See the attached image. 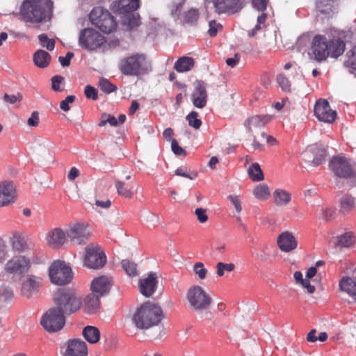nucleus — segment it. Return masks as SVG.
I'll return each mask as SVG.
<instances>
[{"instance_id":"nucleus-1","label":"nucleus","mask_w":356,"mask_h":356,"mask_svg":"<svg viewBox=\"0 0 356 356\" xmlns=\"http://www.w3.org/2000/svg\"><path fill=\"white\" fill-rule=\"evenodd\" d=\"M119 70L125 76L138 77L152 71V63L146 54L137 53L123 58Z\"/></svg>"},{"instance_id":"nucleus-2","label":"nucleus","mask_w":356,"mask_h":356,"mask_svg":"<svg viewBox=\"0 0 356 356\" xmlns=\"http://www.w3.org/2000/svg\"><path fill=\"white\" fill-rule=\"evenodd\" d=\"M52 5L50 0H24L21 9L22 19L27 22H41L49 17Z\"/></svg>"},{"instance_id":"nucleus-3","label":"nucleus","mask_w":356,"mask_h":356,"mask_svg":"<svg viewBox=\"0 0 356 356\" xmlns=\"http://www.w3.org/2000/svg\"><path fill=\"white\" fill-rule=\"evenodd\" d=\"M163 318L161 308L147 302L138 308L132 316V321L138 329H148L158 325Z\"/></svg>"},{"instance_id":"nucleus-4","label":"nucleus","mask_w":356,"mask_h":356,"mask_svg":"<svg viewBox=\"0 0 356 356\" xmlns=\"http://www.w3.org/2000/svg\"><path fill=\"white\" fill-rule=\"evenodd\" d=\"M54 302L64 315H70L79 311L81 307V298L72 289H61L54 294Z\"/></svg>"},{"instance_id":"nucleus-5","label":"nucleus","mask_w":356,"mask_h":356,"mask_svg":"<svg viewBox=\"0 0 356 356\" xmlns=\"http://www.w3.org/2000/svg\"><path fill=\"white\" fill-rule=\"evenodd\" d=\"M92 24L96 26L102 32L110 33L116 28V22L111 13L102 7L94 8L89 15Z\"/></svg>"},{"instance_id":"nucleus-6","label":"nucleus","mask_w":356,"mask_h":356,"mask_svg":"<svg viewBox=\"0 0 356 356\" xmlns=\"http://www.w3.org/2000/svg\"><path fill=\"white\" fill-rule=\"evenodd\" d=\"M186 299L191 309L195 312L207 310L212 302L210 296L200 286L191 287L188 290Z\"/></svg>"},{"instance_id":"nucleus-7","label":"nucleus","mask_w":356,"mask_h":356,"mask_svg":"<svg viewBox=\"0 0 356 356\" xmlns=\"http://www.w3.org/2000/svg\"><path fill=\"white\" fill-rule=\"evenodd\" d=\"M49 276L53 284L65 285L72 281L73 273L71 267L65 261L56 260L49 268Z\"/></svg>"},{"instance_id":"nucleus-8","label":"nucleus","mask_w":356,"mask_h":356,"mask_svg":"<svg viewBox=\"0 0 356 356\" xmlns=\"http://www.w3.org/2000/svg\"><path fill=\"white\" fill-rule=\"evenodd\" d=\"M31 267V263L29 257L22 254H17L6 261L3 270L7 275L22 276L28 273Z\"/></svg>"},{"instance_id":"nucleus-9","label":"nucleus","mask_w":356,"mask_h":356,"mask_svg":"<svg viewBox=\"0 0 356 356\" xmlns=\"http://www.w3.org/2000/svg\"><path fill=\"white\" fill-rule=\"evenodd\" d=\"M40 323L45 330L49 332H55L64 327L65 315L57 308L52 307L42 316Z\"/></svg>"},{"instance_id":"nucleus-10","label":"nucleus","mask_w":356,"mask_h":356,"mask_svg":"<svg viewBox=\"0 0 356 356\" xmlns=\"http://www.w3.org/2000/svg\"><path fill=\"white\" fill-rule=\"evenodd\" d=\"M104 42V37L92 28L84 29L79 33V44L86 49H96L100 47Z\"/></svg>"},{"instance_id":"nucleus-11","label":"nucleus","mask_w":356,"mask_h":356,"mask_svg":"<svg viewBox=\"0 0 356 356\" xmlns=\"http://www.w3.org/2000/svg\"><path fill=\"white\" fill-rule=\"evenodd\" d=\"M310 51L309 54L311 58L318 62L325 60L330 56L329 40L324 35H315L311 43Z\"/></svg>"},{"instance_id":"nucleus-12","label":"nucleus","mask_w":356,"mask_h":356,"mask_svg":"<svg viewBox=\"0 0 356 356\" xmlns=\"http://www.w3.org/2000/svg\"><path fill=\"white\" fill-rule=\"evenodd\" d=\"M332 171L339 177L350 178L355 175L356 167L344 156L334 157L330 162Z\"/></svg>"},{"instance_id":"nucleus-13","label":"nucleus","mask_w":356,"mask_h":356,"mask_svg":"<svg viewBox=\"0 0 356 356\" xmlns=\"http://www.w3.org/2000/svg\"><path fill=\"white\" fill-rule=\"evenodd\" d=\"M106 257L100 248L93 244L86 248L84 264L89 268L98 269L105 264Z\"/></svg>"},{"instance_id":"nucleus-14","label":"nucleus","mask_w":356,"mask_h":356,"mask_svg":"<svg viewBox=\"0 0 356 356\" xmlns=\"http://www.w3.org/2000/svg\"><path fill=\"white\" fill-rule=\"evenodd\" d=\"M66 234L67 238L77 245L86 243L90 235L87 226L80 223L70 225L66 230Z\"/></svg>"},{"instance_id":"nucleus-15","label":"nucleus","mask_w":356,"mask_h":356,"mask_svg":"<svg viewBox=\"0 0 356 356\" xmlns=\"http://www.w3.org/2000/svg\"><path fill=\"white\" fill-rule=\"evenodd\" d=\"M86 343L80 339L67 341L62 348L63 356H88Z\"/></svg>"},{"instance_id":"nucleus-16","label":"nucleus","mask_w":356,"mask_h":356,"mask_svg":"<svg viewBox=\"0 0 356 356\" xmlns=\"http://www.w3.org/2000/svg\"><path fill=\"white\" fill-rule=\"evenodd\" d=\"M314 114L318 120L329 124L332 123L337 118L336 111L330 108L329 102L325 99H319L316 102Z\"/></svg>"},{"instance_id":"nucleus-17","label":"nucleus","mask_w":356,"mask_h":356,"mask_svg":"<svg viewBox=\"0 0 356 356\" xmlns=\"http://www.w3.org/2000/svg\"><path fill=\"white\" fill-rule=\"evenodd\" d=\"M205 1L207 3H212L215 12L218 14L235 13L243 7L241 0H205Z\"/></svg>"},{"instance_id":"nucleus-18","label":"nucleus","mask_w":356,"mask_h":356,"mask_svg":"<svg viewBox=\"0 0 356 356\" xmlns=\"http://www.w3.org/2000/svg\"><path fill=\"white\" fill-rule=\"evenodd\" d=\"M326 154L325 148L321 144L312 145L304 152V156L314 165L322 164L325 160Z\"/></svg>"},{"instance_id":"nucleus-19","label":"nucleus","mask_w":356,"mask_h":356,"mask_svg":"<svg viewBox=\"0 0 356 356\" xmlns=\"http://www.w3.org/2000/svg\"><path fill=\"white\" fill-rule=\"evenodd\" d=\"M191 101L196 108H202L206 106L207 92L206 84L202 81L195 82L194 90L191 94Z\"/></svg>"},{"instance_id":"nucleus-20","label":"nucleus","mask_w":356,"mask_h":356,"mask_svg":"<svg viewBox=\"0 0 356 356\" xmlns=\"http://www.w3.org/2000/svg\"><path fill=\"white\" fill-rule=\"evenodd\" d=\"M341 292L347 294L356 302V269L351 276H343L339 282Z\"/></svg>"},{"instance_id":"nucleus-21","label":"nucleus","mask_w":356,"mask_h":356,"mask_svg":"<svg viewBox=\"0 0 356 356\" xmlns=\"http://www.w3.org/2000/svg\"><path fill=\"white\" fill-rule=\"evenodd\" d=\"M40 284V277L27 275L22 282L21 293L24 296L30 298L38 290Z\"/></svg>"},{"instance_id":"nucleus-22","label":"nucleus","mask_w":356,"mask_h":356,"mask_svg":"<svg viewBox=\"0 0 356 356\" xmlns=\"http://www.w3.org/2000/svg\"><path fill=\"white\" fill-rule=\"evenodd\" d=\"M270 120L271 117L268 115H254L247 119L244 122V126L248 133L254 135L255 133L260 131Z\"/></svg>"},{"instance_id":"nucleus-23","label":"nucleus","mask_w":356,"mask_h":356,"mask_svg":"<svg viewBox=\"0 0 356 356\" xmlns=\"http://www.w3.org/2000/svg\"><path fill=\"white\" fill-rule=\"evenodd\" d=\"M139 8V0H120L113 4V11L124 16L134 13Z\"/></svg>"},{"instance_id":"nucleus-24","label":"nucleus","mask_w":356,"mask_h":356,"mask_svg":"<svg viewBox=\"0 0 356 356\" xmlns=\"http://www.w3.org/2000/svg\"><path fill=\"white\" fill-rule=\"evenodd\" d=\"M67 234L60 228H54L49 231L46 236V241L49 245L54 248H59L66 241Z\"/></svg>"},{"instance_id":"nucleus-25","label":"nucleus","mask_w":356,"mask_h":356,"mask_svg":"<svg viewBox=\"0 0 356 356\" xmlns=\"http://www.w3.org/2000/svg\"><path fill=\"white\" fill-rule=\"evenodd\" d=\"M277 245L282 252H289L297 248V241L290 232H284L277 237Z\"/></svg>"},{"instance_id":"nucleus-26","label":"nucleus","mask_w":356,"mask_h":356,"mask_svg":"<svg viewBox=\"0 0 356 356\" xmlns=\"http://www.w3.org/2000/svg\"><path fill=\"white\" fill-rule=\"evenodd\" d=\"M111 280L110 277L102 275L95 278L91 283V290L100 297L106 294L111 288Z\"/></svg>"},{"instance_id":"nucleus-27","label":"nucleus","mask_w":356,"mask_h":356,"mask_svg":"<svg viewBox=\"0 0 356 356\" xmlns=\"http://www.w3.org/2000/svg\"><path fill=\"white\" fill-rule=\"evenodd\" d=\"M156 276L155 273H151L147 277L140 279L139 281V287L140 293L146 296H151L156 289Z\"/></svg>"},{"instance_id":"nucleus-28","label":"nucleus","mask_w":356,"mask_h":356,"mask_svg":"<svg viewBox=\"0 0 356 356\" xmlns=\"http://www.w3.org/2000/svg\"><path fill=\"white\" fill-rule=\"evenodd\" d=\"M15 188L11 182L0 184V207H3L13 201L15 198Z\"/></svg>"},{"instance_id":"nucleus-29","label":"nucleus","mask_w":356,"mask_h":356,"mask_svg":"<svg viewBox=\"0 0 356 356\" xmlns=\"http://www.w3.org/2000/svg\"><path fill=\"white\" fill-rule=\"evenodd\" d=\"M317 10L322 14L332 16L338 10V3L336 0H318Z\"/></svg>"},{"instance_id":"nucleus-30","label":"nucleus","mask_w":356,"mask_h":356,"mask_svg":"<svg viewBox=\"0 0 356 356\" xmlns=\"http://www.w3.org/2000/svg\"><path fill=\"white\" fill-rule=\"evenodd\" d=\"M330 243L335 247L349 248L354 243V235L350 232L332 237Z\"/></svg>"},{"instance_id":"nucleus-31","label":"nucleus","mask_w":356,"mask_h":356,"mask_svg":"<svg viewBox=\"0 0 356 356\" xmlns=\"http://www.w3.org/2000/svg\"><path fill=\"white\" fill-rule=\"evenodd\" d=\"M100 296L95 293H90L84 299V311L87 314L95 313L100 305Z\"/></svg>"},{"instance_id":"nucleus-32","label":"nucleus","mask_w":356,"mask_h":356,"mask_svg":"<svg viewBox=\"0 0 356 356\" xmlns=\"http://www.w3.org/2000/svg\"><path fill=\"white\" fill-rule=\"evenodd\" d=\"M35 143L34 151L38 155L43 157L50 155L51 143L47 138L38 137L35 138Z\"/></svg>"},{"instance_id":"nucleus-33","label":"nucleus","mask_w":356,"mask_h":356,"mask_svg":"<svg viewBox=\"0 0 356 356\" xmlns=\"http://www.w3.org/2000/svg\"><path fill=\"white\" fill-rule=\"evenodd\" d=\"M273 197L275 204L278 207L287 205L291 200V193L281 188L275 190L273 193Z\"/></svg>"},{"instance_id":"nucleus-34","label":"nucleus","mask_w":356,"mask_h":356,"mask_svg":"<svg viewBox=\"0 0 356 356\" xmlns=\"http://www.w3.org/2000/svg\"><path fill=\"white\" fill-rule=\"evenodd\" d=\"M345 42L340 38H332L329 40V51L332 57H338L341 55L345 50Z\"/></svg>"},{"instance_id":"nucleus-35","label":"nucleus","mask_w":356,"mask_h":356,"mask_svg":"<svg viewBox=\"0 0 356 356\" xmlns=\"http://www.w3.org/2000/svg\"><path fill=\"white\" fill-rule=\"evenodd\" d=\"M194 63L193 58L182 56L175 63L174 68L178 72H186L192 70L194 67Z\"/></svg>"},{"instance_id":"nucleus-36","label":"nucleus","mask_w":356,"mask_h":356,"mask_svg":"<svg viewBox=\"0 0 356 356\" xmlns=\"http://www.w3.org/2000/svg\"><path fill=\"white\" fill-rule=\"evenodd\" d=\"M355 207V200L350 195H344L340 200L339 212L343 215L350 213Z\"/></svg>"},{"instance_id":"nucleus-37","label":"nucleus","mask_w":356,"mask_h":356,"mask_svg":"<svg viewBox=\"0 0 356 356\" xmlns=\"http://www.w3.org/2000/svg\"><path fill=\"white\" fill-rule=\"evenodd\" d=\"M50 60L51 56L48 52L44 50H38L33 55V62L38 67L44 68L47 67Z\"/></svg>"},{"instance_id":"nucleus-38","label":"nucleus","mask_w":356,"mask_h":356,"mask_svg":"<svg viewBox=\"0 0 356 356\" xmlns=\"http://www.w3.org/2000/svg\"><path fill=\"white\" fill-rule=\"evenodd\" d=\"M82 334L84 339L90 343H96L100 338L99 330L94 326L88 325L83 330Z\"/></svg>"},{"instance_id":"nucleus-39","label":"nucleus","mask_w":356,"mask_h":356,"mask_svg":"<svg viewBox=\"0 0 356 356\" xmlns=\"http://www.w3.org/2000/svg\"><path fill=\"white\" fill-rule=\"evenodd\" d=\"M115 188L118 194L125 198H131L133 195V186L131 183H125L122 180L116 179Z\"/></svg>"},{"instance_id":"nucleus-40","label":"nucleus","mask_w":356,"mask_h":356,"mask_svg":"<svg viewBox=\"0 0 356 356\" xmlns=\"http://www.w3.org/2000/svg\"><path fill=\"white\" fill-rule=\"evenodd\" d=\"M14 298V291L9 286L2 284L0 286V308L11 302Z\"/></svg>"},{"instance_id":"nucleus-41","label":"nucleus","mask_w":356,"mask_h":356,"mask_svg":"<svg viewBox=\"0 0 356 356\" xmlns=\"http://www.w3.org/2000/svg\"><path fill=\"white\" fill-rule=\"evenodd\" d=\"M250 177L254 181H259L264 179L262 170L257 163H252L248 170Z\"/></svg>"},{"instance_id":"nucleus-42","label":"nucleus","mask_w":356,"mask_h":356,"mask_svg":"<svg viewBox=\"0 0 356 356\" xmlns=\"http://www.w3.org/2000/svg\"><path fill=\"white\" fill-rule=\"evenodd\" d=\"M199 11L195 8H191L183 14V20L186 24H195L199 19Z\"/></svg>"},{"instance_id":"nucleus-43","label":"nucleus","mask_w":356,"mask_h":356,"mask_svg":"<svg viewBox=\"0 0 356 356\" xmlns=\"http://www.w3.org/2000/svg\"><path fill=\"white\" fill-rule=\"evenodd\" d=\"M254 197L259 200H265L270 196L268 187L266 184H258L253 190Z\"/></svg>"},{"instance_id":"nucleus-44","label":"nucleus","mask_w":356,"mask_h":356,"mask_svg":"<svg viewBox=\"0 0 356 356\" xmlns=\"http://www.w3.org/2000/svg\"><path fill=\"white\" fill-rule=\"evenodd\" d=\"M10 245L13 250L17 251L19 252H23L26 250V245L23 240L19 234H15L10 240Z\"/></svg>"},{"instance_id":"nucleus-45","label":"nucleus","mask_w":356,"mask_h":356,"mask_svg":"<svg viewBox=\"0 0 356 356\" xmlns=\"http://www.w3.org/2000/svg\"><path fill=\"white\" fill-rule=\"evenodd\" d=\"M347 55L348 58L344 63L351 73H356V46L349 51Z\"/></svg>"},{"instance_id":"nucleus-46","label":"nucleus","mask_w":356,"mask_h":356,"mask_svg":"<svg viewBox=\"0 0 356 356\" xmlns=\"http://www.w3.org/2000/svg\"><path fill=\"white\" fill-rule=\"evenodd\" d=\"M121 264L122 268L129 276L134 277L138 275L137 266L135 263L128 259H124L122 261Z\"/></svg>"},{"instance_id":"nucleus-47","label":"nucleus","mask_w":356,"mask_h":356,"mask_svg":"<svg viewBox=\"0 0 356 356\" xmlns=\"http://www.w3.org/2000/svg\"><path fill=\"white\" fill-rule=\"evenodd\" d=\"M124 17V23L128 26L129 30L138 27L140 24L139 16L135 13L126 15Z\"/></svg>"},{"instance_id":"nucleus-48","label":"nucleus","mask_w":356,"mask_h":356,"mask_svg":"<svg viewBox=\"0 0 356 356\" xmlns=\"http://www.w3.org/2000/svg\"><path fill=\"white\" fill-rule=\"evenodd\" d=\"M186 120L188 124L195 129H198L202 125V121L198 118V113L196 111L191 112L186 116Z\"/></svg>"},{"instance_id":"nucleus-49","label":"nucleus","mask_w":356,"mask_h":356,"mask_svg":"<svg viewBox=\"0 0 356 356\" xmlns=\"http://www.w3.org/2000/svg\"><path fill=\"white\" fill-rule=\"evenodd\" d=\"M106 123H108L111 126L113 127L118 126V122L113 115L104 113L101 115V120L98 125L99 127H104Z\"/></svg>"},{"instance_id":"nucleus-50","label":"nucleus","mask_w":356,"mask_h":356,"mask_svg":"<svg viewBox=\"0 0 356 356\" xmlns=\"http://www.w3.org/2000/svg\"><path fill=\"white\" fill-rule=\"evenodd\" d=\"M38 40L43 47H46L49 51H52L55 47V41L53 39L48 38L46 34L38 35Z\"/></svg>"},{"instance_id":"nucleus-51","label":"nucleus","mask_w":356,"mask_h":356,"mask_svg":"<svg viewBox=\"0 0 356 356\" xmlns=\"http://www.w3.org/2000/svg\"><path fill=\"white\" fill-rule=\"evenodd\" d=\"M193 272L196 275L198 276L199 279L204 280L208 273L207 269L204 267V265L202 262H197L193 265Z\"/></svg>"},{"instance_id":"nucleus-52","label":"nucleus","mask_w":356,"mask_h":356,"mask_svg":"<svg viewBox=\"0 0 356 356\" xmlns=\"http://www.w3.org/2000/svg\"><path fill=\"white\" fill-rule=\"evenodd\" d=\"M99 86L101 90L107 94L111 93L117 90V87L115 85L104 78L99 80Z\"/></svg>"},{"instance_id":"nucleus-53","label":"nucleus","mask_w":356,"mask_h":356,"mask_svg":"<svg viewBox=\"0 0 356 356\" xmlns=\"http://www.w3.org/2000/svg\"><path fill=\"white\" fill-rule=\"evenodd\" d=\"M234 268L235 266L234 264H224L222 262H219L216 266L217 275L221 277L224 275L225 271L231 272L234 269Z\"/></svg>"},{"instance_id":"nucleus-54","label":"nucleus","mask_w":356,"mask_h":356,"mask_svg":"<svg viewBox=\"0 0 356 356\" xmlns=\"http://www.w3.org/2000/svg\"><path fill=\"white\" fill-rule=\"evenodd\" d=\"M10 247L2 239H0V264L3 263L9 257Z\"/></svg>"},{"instance_id":"nucleus-55","label":"nucleus","mask_w":356,"mask_h":356,"mask_svg":"<svg viewBox=\"0 0 356 356\" xmlns=\"http://www.w3.org/2000/svg\"><path fill=\"white\" fill-rule=\"evenodd\" d=\"M175 174L177 176H181L186 178H188L189 179H195L197 177V173L193 172H188V170L186 167H180L178 168L175 172Z\"/></svg>"},{"instance_id":"nucleus-56","label":"nucleus","mask_w":356,"mask_h":356,"mask_svg":"<svg viewBox=\"0 0 356 356\" xmlns=\"http://www.w3.org/2000/svg\"><path fill=\"white\" fill-rule=\"evenodd\" d=\"M320 216L323 220L329 221L334 218V209L332 208H322Z\"/></svg>"},{"instance_id":"nucleus-57","label":"nucleus","mask_w":356,"mask_h":356,"mask_svg":"<svg viewBox=\"0 0 356 356\" xmlns=\"http://www.w3.org/2000/svg\"><path fill=\"white\" fill-rule=\"evenodd\" d=\"M209 29L208 30V33L211 37L216 36L218 30L222 29V25L219 23H217L215 20H211L209 22Z\"/></svg>"},{"instance_id":"nucleus-58","label":"nucleus","mask_w":356,"mask_h":356,"mask_svg":"<svg viewBox=\"0 0 356 356\" xmlns=\"http://www.w3.org/2000/svg\"><path fill=\"white\" fill-rule=\"evenodd\" d=\"M277 81L283 90L289 91L290 89V83L286 77L280 74L277 76Z\"/></svg>"},{"instance_id":"nucleus-59","label":"nucleus","mask_w":356,"mask_h":356,"mask_svg":"<svg viewBox=\"0 0 356 356\" xmlns=\"http://www.w3.org/2000/svg\"><path fill=\"white\" fill-rule=\"evenodd\" d=\"M195 214L200 223H204L208 220L207 210L202 208H197L195 210Z\"/></svg>"},{"instance_id":"nucleus-60","label":"nucleus","mask_w":356,"mask_h":356,"mask_svg":"<svg viewBox=\"0 0 356 356\" xmlns=\"http://www.w3.org/2000/svg\"><path fill=\"white\" fill-rule=\"evenodd\" d=\"M76 97L74 95H68L60 104V107L63 111H68L70 109V104L74 102Z\"/></svg>"},{"instance_id":"nucleus-61","label":"nucleus","mask_w":356,"mask_h":356,"mask_svg":"<svg viewBox=\"0 0 356 356\" xmlns=\"http://www.w3.org/2000/svg\"><path fill=\"white\" fill-rule=\"evenodd\" d=\"M84 94L87 98L92 99L93 100H96L98 97L97 90L90 85L86 86Z\"/></svg>"},{"instance_id":"nucleus-62","label":"nucleus","mask_w":356,"mask_h":356,"mask_svg":"<svg viewBox=\"0 0 356 356\" xmlns=\"http://www.w3.org/2000/svg\"><path fill=\"white\" fill-rule=\"evenodd\" d=\"M40 122L39 113L38 111H33L31 117L27 120V124L31 127H36Z\"/></svg>"},{"instance_id":"nucleus-63","label":"nucleus","mask_w":356,"mask_h":356,"mask_svg":"<svg viewBox=\"0 0 356 356\" xmlns=\"http://www.w3.org/2000/svg\"><path fill=\"white\" fill-rule=\"evenodd\" d=\"M64 78L60 75H56L52 77L51 79V88L54 91H61L62 89L60 87V85L63 81Z\"/></svg>"},{"instance_id":"nucleus-64","label":"nucleus","mask_w":356,"mask_h":356,"mask_svg":"<svg viewBox=\"0 0 356 356\" xmlns=\"http://www.w3.org/2000/svg\"><path fill=\"white\" fill-rule=\"evenodd\" d=\"M228 199L232 202V205L234 207V209L237 213H241L242 211L241 202L239 200L238 197L236 195H230L228 197Z\"/></svg>"}]
</instances>
